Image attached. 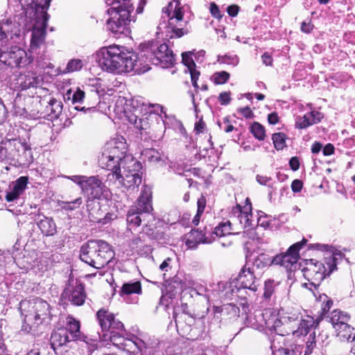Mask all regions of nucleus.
Instances as JSON below:
<instances>
[{
	"label": "nucleus",
	"instance_id": "1",
	"mask_svg": "<svg viewBox=\"0 0 355 355\" xmlns=\"http://www.w3.org/2000/svg\"><path fill=\"white\" fill-rule=\"evenodd\" d=\"M96 318L102 331V334L98 333L99 340L110 341L113 345L129 354L153 355L152 349L147 347L141 338L128 334L123 324L108 310L99 309Z\"/></svg>",
	"mask_w": 355,
	"mask_h": 355
},
{
	"label": "nucleus",
	"instance_id": "2",
	"mask_svg": "<svg viewBox=\"0 0 355 355\" xmlns=\"http://www.w3.org/2000/svg\"><path fill=\"white\" fill-rule=\"evenodd\" d=\"M97 62L101 69L112 73H144L149 69L147 66L141 67V62L133 51H128L124 46L112 45L103 47L97 53Z\"/></svg>",
	"mask_w": 355,
	"mask_h": 355
},
{
	"label": "nucleus",
	"instance_id": "3",
	"mask_svg": "<svg viewBox=\"0 0 355 355\" xmlns=\"http://www.w3.org/2000/svg\"><path fill=\"white\" fill-rule=\"evenodd\" d=\"M310 249H314L326 252L324 261H319L313 259L305 261V266L302 269L304 277L315 286H319L321 282L337 270V257L341 256L340 253H334L331 248L328 245L314 243L311 244Z\"/></svg>",
	"mask_w": 355,
	"mask_h": 355
},
{
	"label": "nucleus",
	"instance_id": "4",
	"mask_svg": "<svg viewBox=\"0 0 355 355\" xmlns=\"http://www.w3.org/2000/svg\"><path fill=\"white\" fill-rule=\"evenodd\" d=\"M105 3L110 6L107 10L110 16L107 20V28L115 37L128 32L130 14L133 11L130 0H105Z\"/></svg>",
	"mask_w": 355,
	"mask_h": 355
},
{
	"label": "nucleus",
	"instance_id": "5",
	"mask_svg": "<svg viewBox=\"0 0 355 355\" xmlns=\"http://www.w3.org/2000/svg\"><path fill=\"white\" fill-rule=\"evenodd\" d=\"M114 257L112 246L103 240H89L83 244L79 253L82 261L96 269L103 268Z\"/></svg>",
	"mask_w": 355,
	"mask_h": 355
},
{
	"label": "nucleus",
	"instance_id": "6",
	"mask_svg": "<svg viewBox=\"0 0 355 355\" xmlns=\"http://www.w3.org/2000/svg\"><path fill=\"white\" fill-rule=\"evenodd\" d=\"M127 144L123 137H119L108 141L104 148V151L99 159L100 164L102 168H105L110 172L121 168L128 161H132L133 158L127 155Z\"/></svg>",
	"mask_w": 355,
	"mask_h": 355
},
{
	"label": "nucleus",
	"instance_id": "7",
	"mask_svg": "<svg viewBox=\"0 0 355 355\" xmlns=\"http://www.w3.org/2000/svg\"><path fill=\"white\" fill-rule=\"evenodd\" d=\"M123 168V173L121 168H116L107 174V179L110 181L117 182L119 184L131 189L138 187L141 183V174L139 173L141 164L132 159L128 164L121 166Z\"/></svg>",
	"mask_w": 355,
	"mask_h": 355
},
{
	"label": "nucleus",
	"instance_id": "8",
	"mask_svg": "<svg viewBox=\"0 0 355 355\" xmlns=\"http://www.w3.org/2000/svg\"><path fill=\"white\" fill-rule=\"evenodd\" d=\"M33 62V58L18 46L2 45L0 47V70L8 67L24 68Z\"/></svg>",
	"mask_w": 355,
	"mask_h": 355
},
{
	"label": "nucleus",
	"instance_id": "9",
	"mask_svg": "<svg viewBox=\"0 0 355 355\" xmlns=\"http://www.w3.org/2000/svg\"><path fill=\"white\" fill-rule=\"evenodd\" d=\"M257 278L255 272L250 268L244 266L239 275L228 282L225 288V296L232 299L234 296L239 297V293L242 289H249L253 292L257 291Z\"/></svg>",
	"mask_w": 355,
	"mask_h": 355
},
{
	"label": "nucleus",
	"instance_id": "10",
	"mask_svg": "<svg viewBox=\"0 0 355 355\" xmlns=\"http://www.w3.org/2000/svg\"><path fill=\"white\" fill-rule=\"evenodd\" d=\"M162 12L168 17V24L164 27L167 28V33L171 34V38H180L189 33L187 29L177 26V24L181 22L184 17L183 8L180 7L178 0L170 2L162 9Z\"/></svg>",
	"mask_w": 355,
	"mask_h": 355
},
{
	"label": "nucleus",
	"instance_id": "11",
	"mask_svg": "<svg viewBox=\"0 0 355 355\" xmlns=\"http://www.w3.org/2000/svg\"><path fill=\"white\" fill-rule=\"evenodd\" d=\"M42 15V19H37L33 28L30 45V51L32 53H37L36 51L44 43L46 37V28L49 16L46 12Z\"/></svg>",
	"mask_w": 355,
	"mask_h": 355
},
{
	"label": "nucleus",
	"instance_id": "12",
	"mask_svg": "<svg viewBox=\"0 0 355 355\" xmlns=\"http://www.w3.org/2000/svg\"><path fill=\"white\" fill-rule=\"evenodd\" d=\"M87 196V200H100L102 196L107 198L108 190L102 181L95 176L87 178L82 190Z\"/></svg>",
	"mask_w": 355,
	"mask_h": 355
},
{
	"label": "nucleus",
	"instance_id": "13",
	"mask_svg": "<svg viewBox=\"0 0 355 355\" xmlns=\"http://www.w3.org/2000/svg\"><path fill=\"white\" fill-rule=\"evenodd\" d=\"M63 297H69V301L76 306L85 303L86 293L85 286L80 282L69 280L62 294Z\"/></svg>",
	"mask_w": 355,
	"mask_h": 355
},
{
	"label": "nucleus",
	"instance_id": "14",
	"mask_svg": "<svg viewBox=\"0 0 355 355\" xmlns=\"http://www.w3.org/2000/svg\"><path fill=\"white\" fill-rule=\"evenodd\" d=\"M22 306L24 309H33L35 311V323L37 327L45 320L49 313V304L41 298L36 297L31 300V302H24Z\"/></svg>",
	"mask_w": 355,
	"mask_h": 355
},
{
	"label": "nucleus",
	"instance_id": "15",
	"mask_svg": "<svg viewBox=\"0 0 355 355\" xmlns=\"http://www.w3.org/2000/svg\"><path fill=\"white\" fill-rule=\"evenodd\" d=\"M20 25L9 19L0 21V41L4 40L18 42L21 37Z\"/></svg>",
	"mask_w": 355,
	"mask_h": 355
},
{
	"label": "nucleus",
	"instance_id": "16",
	"mask_svg": "<svg viewBox=\"0 0 355 355\" xmlns=\"http://www.w3.org/2000/svg\"><path fill=\"white\" fill-rule=\"evenodd\" d=\"M71 341L73 340L68 335V331L65 329L61 328L53 330L50 338L51 348L58 355H62V348L67 347Z\"/></svg>",
	"mask_w": 355,
	"mask_h": 355
},
{
	"label": "nucleus",
	"instance_id": "17",
	"mask_svg": "<svg viewBox=\"0 0 355 355\" xmlns=\"http://www.w3.org/2000/svg\"><path fill=\"white\" fill-rule=\"evenodd\" d=\"M86 207L88 212V218L91 222L106 224L108 220H111L112 214L107 213L104 216V213L101 208L100 202L97 201V200H87Z\"/></svg>",
	"mask_w": 355,
	"mask_h": 355
},
{
	"label": "nucleus",
	"instance_id": "18",
	"mask_svg": "<svg viewBox=\"0 0 355 355\" xmlns=\"http://www.w3.org/2000/svg\"><path fill=\"white\" fill-rule=\"evenodd\" d=\"M28 178L26 176H21L15 181L12 182L9 186L10 191L6 192L5 198L7 202H13L23 194L26 189Z\"/></svg>",
	"mask_w": 355,
	"mask_h": 355
},
{
	"label": "nucleus",
	"instance_id": "19",
	"mask_svg": "<svg viewBox=\"0 0 355 355\" xmlns=\"http://www.w3.org/2000/svg\"><path fill=\"white\" fill-rule=\"evenodd\" d=\"M245 210L241 209V207L237 205L232 209V214L234 218L239 222L243 228L252 227V213H251V204L246 205L244 207Z\"/></svg>",
	"mask_w": 355,
	"mask_h": 355
},
{
	"label": "nucleus",
	"instance_id": "20",
	"mask_svg": "<svg viewBox=\"0 0 355 355\" xmlns=\"http://www.w3.org/2000/svg\"><path fill=\"white\" fill-rule=\"evenodd\" d=\"M80 322L74 318L69 316L67 318V327L61 329H65L68 331V335L73 341L80 340L88 343L87 337L80 332Z\"/></svg>",
	"mask_w": 355,
	"mask_h": 355
},
{
	"label": "nucleus",
	"instance_id": "21",
	"mask_svg": "<svg viewBox=\"0 0 355 355\" xmlns=\"http://www.w3.org/2000/svg\"><path fill=\"white\" fill-rule=\"evenodd\" d=\"M17 81L21 90H26L31 87H38L41 83L42 78L40 76H37L35 72L29 71L20 73Z\"/></svg>",
	"mask_w": 355,
	"mask_h": 355
},
{
	"label": "nucleus",
	"instance_id": "22",
	"mask_svg": "<svg viewBox=\"0 0 355 355\" xmlns=\"http://www.w3.org/2000/svg\"><path fill=\"white\" fill-rule=\"evenodd\" d=\"M274 264V257H271L268 254L261 252L253 258L252 267L248 268L255 273L257 272L259 274L266 268Z\"/></svg>",
	"mask_w": 355,
	"mask_h": 355
},
{
	"label": "nucleus",
	"instance_id": "23",
	"mask_svg": "<svg viewBox=\"0 0 355 355\" xmlns=\"http://www.w3.org/2000/svg\"><path fill=\"white\" fill-rule=\"evenodd\" d=\"M151 192L150 189H144L142 191L138 200L137 205L132 207L133 209H137V211L141 213V215H150L153 211V206L151 203Z\"/></svg>",
	"mask_w": 355,
	"mask_h": 355
},
{
	"label": "nucleus",
	"instance_id": "24",
	"mask_svg": "<svg viewBox=\"0 0 355 355\" xmlns=\"http://www.w3.org/2000/svg\"><path fill=\"white\" fill-rule=\"evenodd\" d=\"M24 302H31L30 300H21L19 304V309L21 315L24 316V323L22 325V329L29 332L33 329L36 328V323H35L34 315H35V311L33 309H24L22 306Z\"/></svg>",
	"mask_w": 355,
	"mask_h": 355
},
{
	"label": "nucleus",
	"instance_id": "25",
	"mask_svg": "<svg viewBox=\"0 0 355 355\" xmlns=\"http://www.w3.org/2000/svg\"><path fill=\"white\" fill-rule=\"evenodd\" d=\"M215 313H220L221 320H231L239 317L240 309L235 304L230 303L223 304L221 306H216L215 308Z\"/></svg>",
	"mask_w": 355,
	"mask_h": 355
},
{
	"label": "nucleus",
	"instance_id": "26",
	"mask_svg": "<svg viewBox=\"0 0 355 355\" xmlns=\"http://www.w3.org/2000/svg\"><path fill=\"white\" fill-rule=\"evenodd\" d=\"M150 215H141V212L137 211V209L131 208L127 214V223L130 230L137 227L144 222L145 225L149 222L148 218H150Z\"/></svg>",
	"mask_w": 355,
	"mask_h": 355
},
{
	"label": "nucleus",
	"instance_id": "27",
	"mask_svg": "<svg viewBox=\"0 0 355 355\" xmlns=\"http://www.w3.org/2000/svg\"><path fill=\"white\" fill-rule=\"evenodd\" d=\"M37 224L41 232L45 236H51L57 233L56 224L51 217L43 216L42 218L37 221Z\"/></svg>",
	"mask_w": 355,
	"mask_h": 355
},
{
	"label": "nucleus",
	"instance_id": "28",
	"mask_svg": "<svg viewBox=\"0 0 355 355\" xmlns=\"http://www.w3.org/2000/svg\"><path fill=\"white\" fill-rule=\"evenodd\" d=\"M337 336L342 341H350L355 339V329L347 323L340 324L339 326H335Z\"/></svg>",
	"mask_w": 355,
	"mask_h": 355
},
{
	"label": "nucleus",
	"instance_id": "29",
	"mask_svg": "<svg viewBox=\"0 0 355 355\" xmlns=\"http://www.w3.org/2000/svg\"><path fill=\"white\" fill-rule=\"evenodd\" d=\"M190 237L193 240L188 239L186 241V245L189 248H196L198 243H210L211 240L206 236V232L199 231L198 230H193L190 232Z\"/></svg>",
	"mask_w": 355,
	"mask_h": 355
},
{
	"label": "nucleus",
	"instance_id": "30",
	"mask_svg": "<svg viewBox=\"0 0 355 355\" xmlns=\"http://www.w3.org/2000/svg\"><path fill=\"white\" fill-rule=\"evenodd\" d=\"M315 324V320L313 317L307 315L306 318L302 319L299 324L293 331V336L300 337L303 335H306L309 333V329Z\"/></svg>",
	"mask_w": 355,
	"mask_h": 355
},
{
	"label": "nucleus",
	"instance_id": "31",
	"mask_svg": "<svg viewBox=\"0 0 355 355\" xmlns=\"http://www.w3.org/2000/svg\"><path fill=\"white\" fill-rule=\"evenodd\" d=\"M51 1V0H19L22 6H30L35 9L37 13L40 12L41 14L46 12Z\"/></svg>",
	"mask_w": 355,
	"mask_h": 355
},
{
	"label": "nucleus",
	"instance_id": "32",
	"mask_svg": "<svg viewBox=\"0 0 355 355\" xmlns=\"http://www.w3.org/2000/svg\"><path fill=\"white\" fill-rule=\"evenodd\" d=\"M275 264L284 266L287 269H291V266L296 263L297 260L296 256L293 257L287 252L284 254H277L274 257Z\"/></svg>",
	"mask_w": 355,
	"mask_h": 355
},
{
	"label": "nucleus",
	"instance_id": "33",
	"mask_svg": "<svg viewBox=\"0 0 355 355\" xmlns=\"http://www.w3.org/2000/svg\"><path fill=\"white\" fill-rule=\"evenodd\" d=\"M141 284L139 282L124 283L121 288L119 294L121 296L131 294H141Z\"/></svg>",
	"mask_w": 355,
	"mask_h": 355
},
{
	"label": "nucleus",
	"instance_id": "34",
	"mask_svg": "<svg viewBox=\"0 0 355 355\" xmlns=\"http://www.w3.org/2000/svg\"><path fill=\"white\" fill-rule=\"evenodd\" d=\"M349 318V315L340 310H334L331 313L329 316V320L334 329L335 328V326H339L340 324L347 323Z\"/></svg>",
	"mask_w": 355,
	"mask_h": 355
},
{
	"label": "nucleus",
	"instance_id": "35",
	"mask_svg": "<svg viewBox=\"0 0 355 355\" xmlns=\"http://www.w3.org/2000/svg\"><path fill=\"white\" fill-rule=\"evenodd\" d=\"M175 61V55L171 50L168 49L167 52L164 55L163 58H159L153 62L156 64H160L163 68H168L172 67Z\"/></svg>",
	"mask_w": 355,
	"mask_h": 355
},
{
	"label": "nucleus",
	"instance_id": "36",
	"mask_svg": "<svg viewBox=\"0 0 355 355\" xmlns=\"http://www.w3.org/2000/svg\"><path fill=\"white\" fill-rule=\"evenodd\" d=\"M62 110V104L60 101L56 99H51L46 106V112H49V116L51 118H58Z\"/></svg>",
	"mask_w": 355,
	"mask_h": 355
},
{
	"label": "nucleus",
	"instance_id": "37",
	"mask_svg": "<svg viewBox=\"0 0 355 355\" xmlns=\"http://www.w3.org/2000/svg\"><path fill=\"white\" fill-rule=\"evenodd\" d=\"M290 326L284 325L283 322H282V320H276L274 325L273 329L275 332V334L280 335V336H288L290 334H292L293 336V331L295 329L293 328H290Z\"/></svg>",
	"mask_w": 355,
	"mask_h": 355
},
{
	"label": "nucleus",
	"instance_id": "38",
	"mask_svg": "<svg viewBox=\"0 0 355 355\" xmlns=\"http://www.w3.org/2000/svg\"><path fill=\"white\" fill-rule=\"evenodd\" d=\"M142 156L144 157L145 160L152 164L157 163L162 160L160 153L153 148L144 150L142 153Z\"/></svg>",
	"mask_w": 355,
	"mask_h": 355
},
{
	"label": "nucleus",
	"instance_id": "39",
	"mask_svg": "<svg viewBox=\"0 0 355 355\" xmlns=\"http://www.w3.org/2000/svg\"><path fill=\"white\" fill-rule=\"evenodd\" d=\"M279 320H282L284 325L290 326V328L296 329L300 321V313L289 314L287 316L282 317Z\"/></svg>",
	"mask_w": 355,
	"mask_h": 355
},
{
	"label": "nucleus",
	"instance_id": "40",
	"mask_svg": "<svg viewBox=\"0 0 355 355\" xmlns=\"http://www.w3.org/2000/svg\"><path fill=\"white\" fill-rule=\"evenodd\" d=\"M231 225L232 223L229 220L225 223H221L215 227L213 234H216L217 236H223L227 234H230L232 230Z\"/></svg>",
	"mask_w": 355,
	"mask_h": 355
},
{
	"label": "nucleus",
	"instance_id": "41",
	"mask_svg": "<svg viewBox=\"0 0 355 355\" xmlns=\"http://www.w3.org/2000/svg\"><path fill=\"white\" fill-rule=\"evenodd\" d=\"M251 133L259 141H263L266 137L265 128L258 122H254L250 127Z\"/></svg>",
	"mask_w": 355,
	"mask_h": 355
},
{
	"label": "nucleus",
	"instance_id": "42",
	"mask_svg": "<svg viewBox=\"0 0 355 355\" xmlns=\"http://www.w3.org/2000/svg\"><path fill=\"white\" fill-rule=\"evenodd\" d=\"M286 135L283 132L274 133L272 136V139L275 148L277 150H280L286 147Z\"/></svg>",
	"mask_w": 355,
	"mask_h": 355
},
{
	"label": "nucleus",
	"instance_id": "43",
	"mask_svg": "<svg viewBox=\"0 0 355 355\" xmlns=\"http://www.w3.org/2000/svg\"><path fill=\"white\" fill-rule=\"evenodd\" d=\"M230 74L225 71L215 72L212 76L211 80L216 85H223L226 83L230 79Z\"/></svg>",
	"mask_w": 355,
	"mask_h": 355
},
{
	"label": "nucleus",
	"instance_id": "44",
	"mask_svg": "<svg viewBox=\"0 0 355 355\" xmlns=\"http://www.w3.org/2000/svg\"><path fill=\"white\" fill-rule=\"evenodd\" d=\"M36 65L40 69H52L53 64L50 62L49 58L44 53L38 55L36 58Z\"/></svg>",
	"mask_w": 355,
	"mask_h": 355
},
{
	"label": "nucleus",
	"instance_id": "45",
	"mask_svg": "<svg viewBox=\"0 0 355 355\" xmlns=\"http://www.w3.org/2000/svg\"><path fill=\"white\" fill-rule=\"evenodd\" d=\"M302 352L301 346H295L293 348L292 346L291 348L280 347L276 352L275 355H299Z\"/></svg>",
	"mask_w": 355,
	"mask_h": 355
},
{
	"label": "nucleus",
	"instance_id": "46",
	"mask_svg": "<svg viewBox=\"0 0 355 355\" xmlns=\"http://www.w3.org/2000/svg\"><path fill=\"white\" fill-rule=\"evenodd\" d=\"M307 240L303 239L301 241L297 242L293 244L287 250V252L292 255L293 257L296 256V259L298 260L300 258L299 251L302 248V247L306 243Z\"/></svg>",
	"mask_w": 355,
	"mask_h": 355
},
{
	"label": "nucleus",
	"instance_id": "47",
	"mask_svg": "<svg viewBox=\"0 0 355 355\" xmlns=\"http://www.w3.org/2000/svg\"><path fill=\"white\" fill-rule=\"evenodd\" d=\"M218 62L223 64L236 66L239 63V58L236 55H218Z\"/></svg>",
	"mask_w": 355,
	"mask_h": 355
},
{
	"label": "nucleus",
	"instance_id": "48",
	"mask_svg": "<svg viewBox=\"0 0 355 355\" xmlns=\"http://www.w3.org/2000/svg\"><path fill=\"white\" fill-rule=\"evenodd\" d=\"M83 67V62L80 59H73L67 63L66 71L67 72H73L80 70Z\"/></svg>",
	"mask_w": 355,
	"mask_h": 355
},
{
	"label": "nucleus",
	"instance_id": "49",
	"mask_svg": "<svg viewBox=\"0 0 355 355\" xmlns=\"http://www.w3.org/2000/svg\"><path fill=\"white\" fill-rule=\"evenodd\" d=\"M82 203L83 199L80 197L72 201L62 202V207L65 210L72 211L80 207Z\"/></svg>",
	"mask_w": 355,
	"mask_h": 355
},
{
	"label": "nucleus",
	"instance_id": "50",
	"mask_svg": "<svg viewBox=\"0 0 355 355\" xmlns=\"http://www.w3.org/2000/svg\"><path fill=\"white\" fill-rule=\"evenodd\" d=\"M275 287V281L272 279H268L265 282L263 297L266 299H270L274 293Z\"/></svg>",
	"mask_w": 355,
	"mask_h": 355
},
{
	"label": "nucleus",
	"instance_id": "51",
	"mask_svg": "<svg viewBox=\"0 0 355 355\" xmlns=\"http://www.w3.org/2000/svg\"><path fill=\"white\" fill-rule=\"evenodd\" d=\"M256 180L260 184L268 186L270 189L269 195L271 196L272 193L273 186L272 184H270V182L272 181V178L270 177H267L266 175H257Z\"/></svg>",
	"mask_w": 355,
	"mask_h": 355
},
{
	"label": "nucleus",
	"instance_id": "52",
	"mask_svg": "<svg viewBox=\"0 0 355 355\" xmlns=\"http://www.w3.org/2000/svg\"><path fill=\"white\" fill-rule=\"evenodd\" d=\"M309 114L307 113L304 115V116L297 122V127L300 129L306 128L309 126L313 125L314 123H312V119L311 117H309Z\"/></svg>",
	"mask_w": 355,
	"mask_h": 355
},
{
	"label": "nucleus",
	"instance_id": "53",
	"mask_svg": "<svg viewBox=\"0 0 355 355\" xmlns=\"http://www.w3.org/2000/svg\"><path fill=\"white\" fill-rule=\"evenodd\" d=\"M168 46L166 44L164 43L160 44L157 50L154 51V58L153 60H156L159 58H163L164 55L167 52Z\"/></svg>",
	"mask_w": 355,
	"mask_h": 355
},
{
	"label": "nucleus",
	"instance_id": "54",
	"mask_svg": "<svg viewBox=\"0 0 355 355\" xmlns=\"http://www.w3.org/2000/svg\"><path fill=\"white\" fill-rule=\"evenodd\" d=\"M130 121L131 123H133L135 128L139 130L146 129V125H147V122H146V119L138 118L137 116H135L134 119H132V118L130 119Z\"/></svg>",
	"mask_w": 355,
	"mask_h": 355
},
{
	"label": "nucleus",
	"instance_id": "55",
	"mask_svg": "<svg viewBox=\"0 0 355 355\" xmlns=\"http://www.w3.org/2000/svg\"><path fill=\"white\" fill-rule=\"evenodd\" d=\"M182 62L186 65L188 69H191L192 67H196V64L190 57V52H184L182 53Z\"/></svg>",
	"mask_w": 355,
	"mask_h": 355
},
{
	"label": "nucleus",
	"instance_id": "56",
	"mask_svg": "<svg viewBox=\"0 0 355 355\" xmlns=\"http://www.w3.org/2000/svg\"><path fill=\"white\" fill-rule=\"evenodd\" d=\"M231 93L230 92H221L218 96V101L222 105H228L232 98L230 97Z\"/></svg>",
	"mask_w": 355,
	"mask_h": 355
},
{
	"label": "nucleus",
	"instance_id": "57",
	"mask_svg": "<svg viewBox=\"0 0 355 355\" xmlns=\"http://www.w3.org/2000/svg\"><path fill=\"white\" fill-rule=\"evenodd\" d=\"M209 10L211 15L214 17L218 19H220L223 17V15L220 11L219 7L214 2H211L210 3Z\"/></svg>",
	"mask_w": 355,
	"mask_h": 355
},
{
	"label": "nucleus",
	"instance_id": "58",
	"mask_svg": "<svg viewBox=\"0 0 355 355\" xmlns=\"http://www.w3.org/2000/svg\"><path fill=\"white\" fill-rule=\"evenodd\" d=\"M85 98V92L80 89L78 88L77 90L72 95V103H81Z\"/></svg>",
	"mask_w": 355,
	"mask_h": 355
},
{
	"label": "nucleus",
	"instance_id": "59",
	"mask_svg": "<svg viewBox=\"0 0 355 355\" xmlns=\"http://www.w3.org/2000/svg\"><path fill=\"white\" fill-rule=\"evenodd\" d=\"M309 114V117H311L312 119L311 121L314 124L320 122L322 119L324 117V114L322 112L315 110L311 111Z\"/></svg>",
	"mask_w": 355,
	"mask_h": 355
},
{
	"label": "nucleus",
	"instance_id": "60",
	"mask_svg": "<svg viewBox=\"0 0 355 355\" xmlns=\"http://www.w3.org/2000/svg\"><path fill=\"white\" fill-rule=\"evenodd\" d=\"M8 110L0 98V124L3 123L7 117Z\"/></svg>",
	"mask_w": 355,
	"mask_h": 355
},
{
	"label": "nucleus",
	"instance_id": "61",
	"mask_svg": "<svg viewBox=\"0 0 355 355\" xmlns=\"http://www.w3.org/2000/svg\"><path fill=\"white\" fill-rule=\"evenodd\" d=\"M238 112L241 113L246 119H252L254 116L252 111L248 106L239 108L238 110Z\"/></svg>",
	"mask_w": 355,
	"mask_h": 355
},
{
	"label": "nucleus",
	"instance_id": "62",
	"mask_svg": "<svg viewBox=\"0 0 355 355\" xmlns=\"http://www.w3.org/2000/svg\"><path fill=\"white\" fill-rule=\"evenodd\" d=\"M315 343L316 340H315V337H313L311 340H309L306 342L304 355H310L312 353L313 348L315 347Z\"/></svg>",
	"mask_w": 355,
	"mask_h": 355
},
{
	"label": "nucleus",
	"instance_id": "63",
	"mask_svg": "<svg viewBox=\"0 0 355 355\" xmlns=\"http://www.w3.org/2000/svg\"><path fill=\"white\" fill-rule=\"evenodd\" d=\"M318 342H320L322 347L327 346L329 345V336L325 332L320 333L318 336Z\"/></svg>",
	"mask_w": 355,
	"mask_h": 355
},
{
	"label": "nucleus",
	"instance_id": "64",
	"mask_svg": "<svg viewBox=\"0 0 355 355\" xmlns=\"http://www.w3.org/2000/svg\"><path fill=\"white\" fill-rule=\"evenodd\" d=\"M303 183L300 180H295L292 182L291 189L294 193L300 192L302 189Z\"/></svg>",
	"mask_w": 355,
	"mask_h": 355
}]
</instances>
